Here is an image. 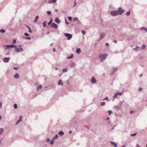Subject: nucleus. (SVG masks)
Instances as JSON below:
<instances>
[{
	"label": "nucleus",
	"mask_w": 147,
	"mask_h": 147,
	"mask_svg": "<svg viewBox=\"0 0 147 147\" xmlns=\"http://www.w3.org/2000/svg\"><path fill=\"white\" fill-rule=\"evenodd\" d=\"M117 11L118 15H121L122 13L124 12L125 10L121 7H119Z\"/></svg>",
	"instance_id": "f03ea898"
},
{
	"label": "nucleus",
	"mask_w": 147,
	"mask_h": 147,
	"mask_svg": "<svg viewBox=\"0 0 147 147\" xmlns=\"http://www.w3.org/2000/svg\"><path fill=\"white\" fill-rule=\"evenodd\" d=\"M134 111H130V113L131 114H132L134 113Z\"/></svg>",
	"instance_id": "de8ad7c7"
},
{
	"label": "nucleus",
	"mask_w": 147,
	"mask_h": 147,
	"mask_svg": "<svg viewBox=\"0 0 147 147\" xmlns=\"http://www.w3.org/2000/svg\"><path fill=\"white\" fill-rule=\"evenodd\" d=\"M53 19L51 18L50 21L48 23V25H49L51 24V23L52 22Z\"/></svg>",
	"instance_id": "cd10ccee"
},
{
	"label": "nucleus",
	"mask_w": 147,
	"mask_h": 147,
	"mask_svg": "<svg viewBox=\"0 0 147 147\" xmlns=\"http://www.w3.org/2000/svg\"><path fill=\"white\" fill-rule=\"evenodd\" d=\"M82 33L83 34V35H84L86 34V32L85 30H82Z\"/></svg>",
	"instance_id": "e433bc0d"
},
{
	"label": "nucleus",
	"mask_w": 147,
	"mask_h": 147,
	"mask_svg": "<svg viewBox=\"0 0 147 147\" xmlns=\"http://www.w3.org/2000/svg\"><path fill=\"white\" fill-rule=\"evenodd\" d=\"M47 22L46 21H45L43 23V26L44 27H46V26Z\"/></svg>",
	"instance_id": "412c9836"
},
{
	"label": "nucleus",
	"mask_w": 147,
	"mask_h": 147,
	"mask_svg": "<svg viewBox=\"0 0 147 147\" xmlns=\"http://www.w3.org/2000/svg\"><path fill=\"white\" fill-rule=\"evenodd\" d=\"M91 82L93 84L95 83L96 82V81L94 77H93L91 78Z\"/></svg>",
	"instance_id": "6e6552de"
},
{
	"label": "nucleus",
	"mask_w": 147,
	"mask_h": 147,
	"mask_svg": "<svg viewBox=\"0 0 147 147\" xmlns=\"http://www.w3.org/2000/svg\"><path fill=\"white\" fill-rule=\"evenodd\" d=\"M65 23H66V24L67 25H68L69 24V23L67 22V19H65Z\"/></svg>",
	"instance_id": "8fccbe9b"
},
{
	"label": "nucleus",
	"mask_w": 147,
	"mask_h": 147,
	"mask_svg": "<svg viewBox=\"0 0 147 147\" xmlns=\"http://www.w3.org/2000/svg\"><path fill=\"white\" fill-rule=\"evenodd\" d=\"M39 16H36V19L34 20V22H36L38 19V18Z\"/></svg>",
	"instance_id": "72a5a7b5"
},
{
	"label": "nucleus",
	"mask_w": 147,
	"mask_h": 147,
	"mask_svg": "<svg viewBox=\"0 0 147 147\" xmlns=\"http://www.w3.org/2000/svg\"><path fill=\"white\" fill-rule=\"evenodd\" d=\"M26 26L27 27V28H28V30H29V32L31 33L32 32V31L30 27L29 26H27V25H26Z\"/></svg>",
	"instance_id": "c85d7f7f"
},
{
	"label": "nucleus",
	"mask_w": 147,
	"mask_h": 147,
	"mask_svg": "<svg viewBox=\"0 0 147 147\" xmlns=\"http://www.w3.org/2000/svg\"><path fill=\"white\" fill-rule=\"evenodd\" d=\"M70 65L71 67H74L75 65V64L74 63L71 62L70 64Z\"/></svg>",
	"instance_id": "b1692460"
},
{
	"label": "nucleus",
	"mask_w": 147,
	"mask_h": 147,
	"mask_svg": "<svg viewBox=\"0 0 147 147\" xmlns=\"http://www.w3.org/2000/svg\"><path fill=\"white\" fill-rule=\"evenodd\" d=\"M140 30H144L145 31L147 32V28L145 27H142L140 29Z\"/></svg>",
	"instance_id": "5701e85b"
},
{
	"label": "nucleus",
	"mask_w": 147,
	"mask_h": 147,
	"mask_svg": "<svg viewBox=\"0 0 147 147\" xmlns=\"http://www.w3.org/2000/svg\"><path fill=\"white\" fill-rule=\"evenodd\" d=\"M68 19L70 21H71L72 20V18L71 16L69 17H68Z\"/></svg>",
	"instance_id": "79ce46f5"
},
{
	"label": "nucleus",
	"mask_w": 147,
	"mask_h": 147,
	"mask_svg": "<svg viewBox=\"0 0 147 147\" xmlns=\"http://www.w3.org/2000/svg\"><path fill=\"white\" fill-rule=\"evenodd\" d=\"M13 42L14 43H15L16 42V39H14L13 40Z\"/></svg>",
	"instance_id": "13d9d810"
},
{
	"label": "nucleus",
	"mask_w": 147,
	"mask_h": 147,
	"mask_svg": "<svg viewBox=\"0 0 147 147\" xmlns=\"http://www.w3.org/2000/svg\"><path fill=\"white\" fill-rule=\"evenodd\" d=\"M105 35L104 33H102L101 34L100 36V39H102L105 36Z\"/></svg>",
	"instance_id": "bb28decb"
},
{
	"label": "nucleus",
	"mask_w": 147,
	"mask_h": 147,
	"mask_svg": "<svg viewBox=\"0 0 147 147\" xmlns=\"http://www.w3.org/2000/svg\"><path fill=\"white\" fill-rule=\"evenodd\" d=\"M54 143L53 142H52L51 141L50 144L51 145H53V144Z\"/></svg>",
	"instance_id": "5fc2aeb1"
},
{
	"label": "nucleus",
	"mask_w": 147,
	"mask_h": 147,
	"mask_svg": "<svg viewBox=\"0 0 147 147\" xmlns=\"http://www.w3.org/2000/svg\"><path fill=\"white\" fill-rule=\"evenodd\" d=\"M5 30L3 29H1L0 30V32L5 33Z\"/></svg>",
	"instance_id": "473e14b6"
},
{
	"label": "nucleus",
	"mask_w": 147,
	"mask_h": 147,
	"mask_svg": "<svg viewBox=\"0 0 147 147\" xmlns=\"http://www.w3.org/2000/svg\"><path fill=\"white\" fill-rule=\"evenodd\" d=\"M14 108L15 109H16L17 108V105L16 104H14L13 105Z\"/></svg>",
	"instance_id": "4c0bfd02"
},
{
	"label": "nucleus",
	"mask_w": 147,
	"mask_h": 147,
	"mask_svg": "<svg viewBox=\"0 0 147 147\" xmlns=\"http://www.w3.org/2000/svg\"><path fill=\"white\" fill-rule=\"evenodd\" d=\"M105 105V102H101V106H104Z\"/></svg>",
	"instance_id": "c9c22d12"
},
{
	"label": "nucleus",
	"mask_w": 147,
	"mask_h": 147,
	"mask_svg": "<svg viewBox=\"0 0 147 147\" xmlns=\"http://www.w3.org/2000/svg\"><path fill=\"white\" fill-rule=\"evenodd\" d=\"M10 59L9 57H5L3 59V61L4 63H7Z\"/></svg>",
	"instance_id": "0eeeda50"
},
{
	"label": "nucleus",
	"mask_w": 147,
	"mask_h": 147,
	"mask_svg": "<svg viewBox=\"0 0 147 147\" xmlns=\"http://www.w3.org/2000/svg\"><path fill=\"white\" fill-rule=\"evenodd\" d=\"M50 141V140L49 138H48L47 139V142L48 143Z\"/></svg>",
	"instance_id": "49530a36"
},
{
	"label": "nucleus",
	"mask_w": 147,
	"mask_h": 147,
	"mask_svg": "<svg viewBox=\"0 0 147 147\" xmlns=\"http://www.w3.org/2000/svg\"><path fill=\"white\" fill-rule=\"evenodd\" d=\"M58 84L59 85H61L62 86L63 85V83L62 82V81H61V80H59V82H58Z\"/></svg>",
	"instance_id": "2eb2a0df"
},
{
	"label": "nucleus",
	"mask_w": 147,
	"mask_h": 147,
	"mask_svg": "<svg viewBox=\"0 0 147 147\" xmlns=\"http://www.w3.org/2000/svg\"><path fill=\"white\" fill-rule=\"evenodd\" d=\"M64 132L62 131H60L59 132L58 134L59 135H61L64 134Z\"/></svg>",
	"instance_id": "393cba45"
},
{
	"label": "nucleus",
	"mask_w": 147,
	"mask_h": 147,
	"mask_svg": "<svg viewBox=\"0 0 147 147\" xmlns=\"http://www.w3.org/2000/svg\"><path fill=\"white\" fill-rule=\"evenodd\" d=\"M3 128H1L0 129V134L3 132Z\"/></svg>",
	"instance_id": "7c9ffc66"
},
{
	"label": "nucleus",
	"mask_w": 147,
	"mask_h": 147,
	"mask_svg": "<svg viewBox=\"0 0 147 147\" xmlns=\"http://www.w3.org/2000/svg\"><path fill=\"white\" fill-rule=\"evenodd\" d=\"M108 56V55L107 54H103L102 53L100 54L99 56V57L100 60V61L101 62H102L103 61L106 59V57Z\"/></svg>",
	"instance_id": "f257e3e1"
},
{
	"label": "nucleus",
	"mask_w": 147,
	"mask_h": 147,
	"mask_svg": "<svg viewBox=\"0 0 147 147\" xmlns=\"http://www.w3.org/2000/svg\"><path fill=\"white\" fill-rule=\"evenodd\" d=\"M113 42L115 43H117V41L116 40H113Z\"/></svg>",
	"instance_id": "6e6d98bb"
},
{
	"label": "nucleus",
	"mask_w": 147,
	"mask_h": 147,
	"mask_svg": "<svg viewBox=\"0 0 147 147\" xmlns=\"http://www.w3.org/2000/svg\"><path fill=\"white\" fill-rule=\"evenodd\" d=\"M67 68H63L62 69V71L63 72H66L67 71Z\"/></svg>",
	"instance_id": "4be33fe9"
},
{
	"label": "nucleus",
	"mask_w": 147,
	"mask_h": 147,
	"mask_svg": "<svg viewBox=\"0 0 147 147\" xmlns=\"http://www.w3.org/2000/svg\"><path fill=\"white\" fill-rule=\"evenodd\" d=\"M73 57V54H71V56H69V57H67V59H71L72 58V57Z\"/></svg>",
	"instance_id": "f704fd0d"
},
{
	"label": "nucleus",
	"mask_w": 147,
	"mask_h": 147,
	"mask_svg": "<svg viewBox=\"0 0 147 147\" xmlns=\"http://www.w3.org/2000/svg\"><path fill=\"white\" fill-rule=\"evenodd\" d=\"M136 147H140L138 144H137L136 145Z\"/></svg>",
	"instance_id": "0e129e2a"
},
{
	"label": "nucleus",
	"mask_w": 147,
	"mask_h": 147,
	"mask_svg": "<svg viewBox=\"0 0 147 147\" xmlns=\"http://www.w3.org/2000/svg\"><path fill=\"white\" fill-rule=\"evenodd\" d=\"M22 116H20V117L19 118V119H18V120L17 121L16 125H18L20 123V122L22 121Z\"/></svg>",
	"instance_id": "1a4fd4ad"
},
{
	"label": "nucleus",
	"mask_w": 147,
	"mask_h": 147,
	"mask_svg": "<svg viewBox=\"0 0 147 147\" xmlns=\"http://www.w3.org/2000/svg\"><path fill=\"white\" fill-rule=\"evenodd\" d=\"M115 108L116 109H119L120 107L119 106H115Z\"/></svg>",
	"instance_id": "a19ab883"
},
{
	"label": "nucleus",
	"mask_w": 147,
	"mask_h": 147,
	"mask_svg": "<svg viewBox=\"0 0 147 147\" xmlns=\"http://www.w3.org/2000/svg\"><path fill=\"white\" fill-rule=\"evenodd\" d=\"M71 132H72V131L71 130L69 131V133H71Z\"/></svg>",
	"instance_id": "338daca9"
},
{
	"label": "nucleus",
	"mask_w": 147,
	"mask_h": 147,
	"mask_svg": "<svg viewBox=\"0 0 147 147\" xmlns=\"http://www.w3.org/2000/svg\"><path fill=\"white\" fill-rule=\"evenodd\" d=\"M65 36L67 37V39L68 40H70L72 37V35L68 33H64Z\"/></svg>",
	"instance_id": "20e7f679"
},
{
	"label": "nucleus",
	"mask_w": 147,
	"mask_h": 147,
	"mask_svg": "<svg viewBox=\"0 0 147 147\" xmlns=\"http://www.w3.org/2000/svg\"><path fill=\"white\" fill-rule=\"evenodd\" d=\"M55 22L57 24H59L60 22V21L58 18H57L55 20Z\"/></svg>",
	"instance_id": "a211bd4d"
},
{
	"label": "nucleus",
	"mask_w": 147,
	"mask_h": 147,
	"mask_svg": "<svg viewBox=\"0 0 147 147\" xmlns=\"http://www.w3.org/2000/svg\"><path fill=\"white\" fill-rule=\"evenodd\" d=\"M76 4H77V3H76V1H74V6H75L76 5Z\"/></svg>",
	"instance_id": "4d7b16f0"
},
{
	"label": "nucleus",
	"mask_w": 147,
	"mask_h": 147,
	"mask_svg": "<svg viewBox=\"0 0 147 147\" xmlns=\"http://www.w3.org/2000/svg\"><path fill=\"white\" fill-rule=\"evenodd\" d=\"M38 86L37 88V90L38 91H39V89H41L42 88V86L41 85H38Z\"/></svg>",
	"instance_id": "f3484780"
},
{
	"label": "nucleus",
	"mask_w": 147,
	"mask_h": 147,
	"mask_svg": "<svg viewBox=\"0 0 147 147\" xmlns=\"http://www.w3.org/2000/svg\"><path fill=\"white\" fill-rule=\"evenodd\" d=\"M16 52H19L22 51H23V49L22 48H18L15 47L14 48Z\"/></svg>",
	"instance_id": "39448f33"
},
{
	"label": "nucleus",
	"mask_w": 147,
	"mask_h": 147,
	"mask_svg": "<svg viewBox=\"0 0 147 147\" xmlns=\"http://www.w3.org/2000/svg\"><path fill=\"white\" fill-rule=\"evenodd\" d=\"M118 95V94L117 93H115L114 96V98H116L117 97V96Z\"/></svg>",
	"instance_id": "c756f323"
},
{
	"label": "nucleus",
	"mask_w": 147,
	"mask_h": 147,
	"mask_svg": "<svg viewBox=\"0 0 147 147\" xmlns=\"http://www.w3.org/2000/svg\"><path fill=\"white\" fill-rule=\"evenodd\" d=\"M24 35L25 36H29V34L27 33H24Z\"/></svg>",
	"instance_id": "a18cd8bd"
},
{
	"label": "nucleus",
	"mask_w": 147,
	"mask_h": 147,
	"mask_svg": "<svg viewBox=\"0 0 147 147\" xmlns=\"http://www.w3.org/2000/svg\"><path fill=\"white\" fill-rule=\"evenodd\" d=\"M7 47H16V46L14 45H6Z\"/></svg>",
	"instance_id": "aec40b11"
},
{
	"label": "nucleus",
	"mask_w": 147,
	"mask_h": 147,
	"mask_svg": "<svg viewBox=\"0 0 147 147\" xmlns=\"http://www.w3.org/2000/svg\"><path fill=\"white\" fill-rule=\"evenodd\" d=\"M109 119V117H107V120H106V121H107V120H108Z\"/></svg>",
	"instance_id": "69168bd1"
},
{
	"label": "nucleus",
	"mask_w": 147,
	"mask_h": 147,
	"mask_svg": "<svg viewBox=\"0 0 147 147\" xmlns=\"http://www.w3.org/2000/svg\"><path fill=\"white\" fill-rule=\"evenodd\" d=\"M136 134H137V133H135L134 134H130V135L131 136H135Z\"/></svg>",
	"instance_id": "58836bf2"
},
{
	"label": "nucleus",
	"mask_w": 147,
	"mask_h": 147,
	"mask_svg": "<svg viewBox=\"0 0 147 147\" xmlns=\"http://www.w3.org/2000/svg\"><path fill=\"white\" fill-rule=\"evenodd\" d=\"M18 67H14L13 68V69L15 70H16V69H18Z\"/></svg>",
	"instance_id": "bf43d9fd"
},
{
	"label": "nucleus",
	"mask_w": 147,
	"mask_h": 147,
	"mask_svg": "<svg viewBox=\"0 0 147 147\" xmlns=\"http://www.w3.org/2000/svg\"><path fill=\"white\" fill-rule=\"evenodd\" d=\"M108 112L109 115L112 114L113 113V112L111 110H108Z\"/></svg>",
	"instance_id": "ea45409f"
},
{
	"label": "nucleus",
	"mask_w": 147,
	"mask_h": 147,
	"mask_svg": "<svg viewBox=\"0 0 147 147\" xmlns=\"http://www.w3.org/2000/svg\"><path fill=\"white\" fill-rule=\"evenodd\" d=\"M26 38L27 39L30 40L31 39V38L30 37H27Z\"/></svg>",
	"instance_id": "864d4df0"
},
{
	"label": "nucleus",
	"mask_w": 147,
	"mask_h": 147,
	"mask_svg": "<svg viewBox=\"0 0 147 147\" xmlns=\"http://www.w3.org/2000/svg\"><path fill=\"white\" fill-rule=\"evenodd\" d=\"M146 46L144 44H143L142 45L141 48L142 49H144L146 47Z\"/></svg>",
	"instance_id": "a878e982"
},
{
	"label": "nucleus",
	"mask_w": 147,
	"mask_h": 147,
	"mask_svg": "<svg viewBox=\"0 0 147 147\" xmlns=\"http://www.w3.org/2000/svg\"><path fill=\"white\" fill-rule=\"evenodd\" d=\"M58 136L57 134H56L55 136L52 138V140H54L57 139L58 137Z\"/></svg>",
	"instance_id": "6ab92c4d"
},
{
	"label": "nucleus",
	"mask_w": 147,
	"mask_h": 147,
	"mask_svg": "<svg viewBox=\"0 0 147 147\" xmlns=\"http://www.w3.org/2000/svg\"><path fill=\"white\" fill-rule=\"evenodd\" d=\"M139 47L136 46V47L135 48H134L133 49V50L135 51H138L139 50Z\"/></svg>",
	"instance_id": "dca6fc26"
},
{
	"label": "nucleus",
	"mask_w": 147,
	"mask_h": 147,
	"mask_svg": "<svg viewBox=\"0 0 147 147\" xmlns=\"http://www.w3.org/2000/svg\"><path fill=\"white\" fill-rule=\"evenodd\" d=\"M2 103H0V108H1L2 107Z\"/></svg>",
	"instance_id": "052dcab7"
},
{
	"label": "nucleus",
	"mask_w": 147,
	"mask_h": 147,
	"mask_svg": "<svg viewBox=\"0 0 147 147\" xmlns=\"http://www.w3.org/2000/svg\"><path fill=\"white\" fill-rule=\"evenodd\" d=\"M130 11H129L126 13V15L127 16H129L130 15Z\"/></svg>",
	"instance_id": "2f4dec72"
},
{
	"label": "nucleus",
	"mask_w": 147,
	"mask_h": 147,
	"mask_svg": "<svg viewBox=\"0 0 147 147\" xmlns=\"http://www.w3.org/2000/svg\"><path fill=\"white\" fill-rule=\"evenodd\" d=\"M111 15L113 16H115L118 15L117 11L116 10L110 12Z\"/></svg>",
	"instance_id": "7ed1b4c3"
},
{
	"label": "nucleus",
	"mask_w": 147,
	"mask_h": 147,
	"mask_svg": "<svg viewBox=\"0 0 147 147\" xmlns=\"http://www.w3.org/2000/svg\"><path fill=\"white\" fill-rule=\"evenodd\" d=\"M117 93L118 94V95H122V92H120V93L117 92Z\"/></svg>",
	"instance_id": "09e8293b"
},
{
	"label": "nucleus",
	"mask_w": 147,
	"mask_h": 147,
	"mask_svg": "<svg viewBox=\"0 0 147 147\" xmlns=\"http://www.w3.org/2000/svg\"><path fill=\"white\" fill-rule=\"evenodd\" d=\"M76 52L78 54H80L81 52V50L80 48H77L76 50Z\"/></svg>",
	"instance_id": "ddd939ff"
},
{
	"label": "nucleus",
	"mask_w": 147,
	"mask_h": 147,
	"mask_svg": "<svg viewBox=\"0 0 147 147\" xmlns=\"http://www.w3.org/2000/svg\"><path fill=\"white\" fill-rule=\"evenodd\" d=\"M111 144L113 146L115 147H117V146L116 144L115 143L113 142L112 141L111 142Z\"/></svg>",
	"instance_id": "4468645a"
},
{
	"label": "nucleus",
	"mask_w": 147,
	"mask_h": 147,
	"mask_svg": "<svg viewBox=\"0 0 147 147\" xmlns=\"http://www.w3.org/2000/svg\"><path fill=\"white\" fill-rule=\"evenodd\" d=\"M117 67H115L113 69V70L112 71V72L111 73V74L112 75H113L114 74L115 72L117 70Z\"/></svg>",
	"instance_id": "9d476101"
},
{
	"label": "nucleus",
	"mask_w": 147,
	"mask_h": 147,
	"mask_svg": "<svg viewBox=\"0 0 147 147\" xmlns=\"http://www.w3.org/2000/svg\"><path fill=\"white\" fill-rule=\"evenodd\" d=\"M14 78L16 79H17L19 77V75L18 73H16V74L14 76Z\"/></svg>",
	"instance_id": "f8f14e48"
},
{
	"label": "nucleus",
	"mask_w": 147,
	"mask_h": 147,
	"mask_svg": "<svg viewBox=\"0 0 147 147\" xmlns=\"http://www.w3.org/2000/svg\"><path fill=\"white\" fill-rule=\"evenodd\" d=\"M108 99V98L107 97H106L105 98L103 99V100H107Z\"/></svg>",
	"instance_id": "3c124183"
},
{
	"label": "nucleus",
	"mask_w": 147,
	"mask_h": 147,
	"mask_svg": "<svg viewBox=\"0 0 147 147\" xmlns=\"http://www.w3.org/2000/svg\"><path fill=\"white\" fill-rule=\"evenodd\" d=\"M57 1V0H49L48 2L49 3H55Z\"/></svg>",
	"instance_id": "9b49d317"
},
{
	"label": "nucleus",
	"mask_w": 147,
	"mask_h": 147,
	"mask_svg": "<svg viewBox=\"0 0 147 147\" xmlns=\"http://www.w3.org/2000/svg\"><path fill=\"white\" fill-rule=\"evenodd\" d=\"M142 89L141 88H140L139 89V91H142Z\"/></svg>",
	"instance_id": "603ef678"
},
{
	"label": "nucleus",
	"mask_w": 147,
	"mask_h": 147,
	"mask_svg": "<svg viewBox=\"0 0 147 147\" xmlns=\"http://www.w3.org/2000/svg\"><path fill=\"white\" fill-rule=\"evenodd\" d=\"M108 44H109L108 43H106V45H108Z\"/></svg>",
	"instance_id": "774afa93"
},
{
	"label": "nucleus",
	"mask_w": 147,
	"mask_h": 147,
	"mask_svg": "<svg viewBox=\"0 0 147 147\" xmlns=\"http://www.w3.org/2000/svg\"><path fill=\"white\" fill-rule=\"evenodd\" d=\"M53 51L54 52H55V48H53Z\"/></svg>",
	"instance_id": "e2e57ef3"
},
{
	"label": "nucleus",
	"mask_w": 147,
	"mask_h": 147,
	"mask_svg": "<svg viewBox=\"0 0 147 147\" xmlns=\"http://www.w3.org/2000/svg\"><path fill=\"white\" fill-rule=\"evenodd\" d=\"M51 28H55L57 29L58 28V26L57 25L54 23H53L51 25Z\"/></svg>",
	"instance_id": "423d86ee"
},
{
	"label": "nucleus",
	"mask_w": 147,
	"mask_h": 147,
	"mask_svg": "<svg viewBox=\"0 0 147 147\" xmlns=\"http://www.w3.org/2000/svg\"><path fill=\"white\" fill-rule=\"evenodd\" d=\"M47 13L49 15H50L51 14V12L49 11H48L47 12Z\"/></svg>",
	"instance_id": "c03bdc74"
},
{
	"label": "nucleus",
	"mask_w": 147,
	"mask_h": 147,
	"mask_svg": "<svg viewBox=\"0 0 147 147\" xmlns=\"http://www.w3.org/2000/svg\"><path fill=\"white\" fill-rule=\"evenodd\" d=\"M55 11L57 12H58V10L57 9H55Z\"/></svg>",
	"instance_id": "680f3d73"
},
{
	"label": "nucleus",
	"mask_w": 147,
	"mask_h": 147,
	"mask_svg": "<svg viewBox=\"0 0 147 147\" xmlns=\"http://www.w3.org/2000/svg\"><path fill=\"white\" fill-rule=\"evenodd\" d=\"M78 18H74V19H73V21H76L77 20H78Z\"/></svg>",
	"instance_id": "37998d69"
}]
</instances>
